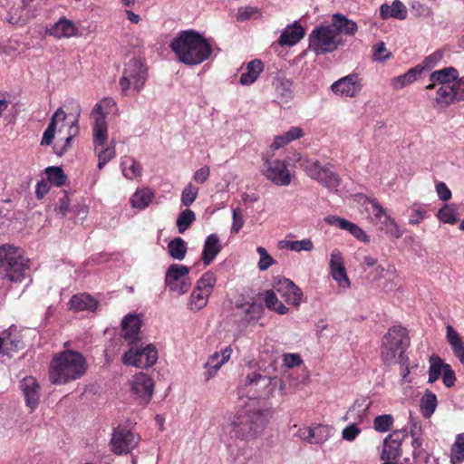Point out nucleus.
<instances>
[{
	"label": "nucleus",
	"instance_id": "nucleus-1",
	"mask_svg": "<svg viewBox=\"0 0 464 464\" xmlns=\"http://www.w3.org/2000/svg\"><path fill=\"white\" fill-rule=\"evenodd\" d=\"M275 378L258 372L246 376L243 389L248 400L222 424V431L231 444L237 445L238 441L247 443L263 433L272 411L264 401L256 399L268 397L275 390Z\"/></svg>",
	"mask_w": 464,
	"mask_h": 464
},
{
	"label": "nucleus",
	"instance_id": "nucleus-2",
	"mask_svg": "<svg viewBox=\"0 0 464 464\" xmlns=\"http://www.w3.org/2000/svg\"><path fill=\"white\" fill-rule=\"evenodd\" d=\"M116 109V102L111 98H103L96 103L92 110V144L94 153L98 158L99 169L116 157L115 141L108 144L109 130L106 121L107 116Z\"/></svg>",
	"mask_w": 464,
	"mask_h": 464
},
{
	"label": "nucleus",
	"instance_id": "nucleus-3",
	"mask_svg": "<svg viewBox=\"0 0 464 464\" xmlns=\"http://www.w3.org/2000/svg\"><path fill=\"white\" fill-rule=\"evenodd\" d=\"M169 46L179 61L188 65H198L208 60L212 53L208 40L193 30L179 33L171 40Z\"/></svg>",
	"mask_w": 464,
	"mask_h": 464
},
{
	"label": "nucleus",
	"instance_id": "nucleus-4",
	"mask_svg": "<svg viewBox=\"0 0 464 464\" xmlns=\"http://www.w3.org/2000/svg\"><path fill=\"white\" fill-rule=\"evenodd\" d=\"M87 371V362L82 353L67 350L56 354L50 362L49 380L62 385L81 378Z\"/></svg>",
	"mask_w": 464,
	"mask_h": 464
},
{
	"label": "nucleus",
	"instance_id": "nucleus-5",
	"mask_svg": "<svg viewBox=\"0 0 464 464\" xmlns=\"http://www.w3.org/2000/svg\"><path fill=\"white\" fill-rule=\"evenodd\" d=\"M79 115L80 111H78L72 121L70 122H65L67 115L62 108H59L52 116L50 123L44 132L41 144L50 145L54 139L55 133H57L59 136H61L60 140L64 141L61 146L59 145V141L56 142V153L60 155L63 154L70 147L71 140L79 133Z\"/></svg>",
	"mask_w": 464,
	"mask_h": 464
},
{
	"label": "nucleus",
	"instance_id": "nucleus-6",
	"mask_svg": "<svg viewBox=\"0 0 464 464\" xmlns=\"http://www.w3.org/2000/svg\"><path fill=\"white\" fill-rule=\"evenodd\" d=\"M0 270L12 282H21L29 276V260L11 245L0 246Z\"/></svg>",
	"mask_w": 464,
	"mask_h": 464
},
{
	"label": "nucleus",
	"instance_id": "nucleus-7",
	"mask_svg": "<svg viewBox=\"0 0 464 464\" xmlns=\"http://www.w3.org/2000/svg\"><path fill=\"white\" fill-rule=\"evenodd\" d=\"M409 345L407 330L401 326H393L382 339V359L385 364L391 365L404 359L403 353Z\"/></svg>",
	"mask_w": 464,
	"mask_h": 464
},
{
	"label": "nucleus",
	"instance_id": "nucleus-8",
	"mask_svg": "<svg viewBox=\"0 0 464 464\" xmlns=\"http://www.w3.org/2000/svg\"><path fill=\"white\" fill-rule=\"evenodd\" d=\"M148 80V70L140 59H130L124 67L119 84L121 93L134 96L141 92Z\"/></svg>",
	"mask_w": 464,
	"mask_h": 464
},
{
	"label": "nucleus",
	"instance_id": "nucleus-9",
	"mask_svg": "<svg viewBox=\"0 0 464 464\" xmlns=\"http://www.w3.org/2000/svg\"><path fill=\"white\" fill-rule=\"evenodd\" d=\"M296 162L313 179L329 189H336L340 185L339 177L327 166H323L317 160L309 159L295 152L288 158V162Z\"/></svg>",
	"mask_w": 464,
	"mask_h": 464
},
{
	"label": "nucleus",
	"instance_id": "nucleus-10",
	"mask_svg": "<svg viewBox=\"0 0 464 464\" xmlns=\"http://www.w3.org/2000/svg\"><path fill=\"white\" fill-rule=\"evenodd\" d=\"M130 345L122 356V362L128 366L136 368H149L154 365L158 360V351L153 344H147L137 342Z\"/></svg>",
	"mask_w": 464,
	"mask_h": 464
},
{
	"label": "nucleus",
	"instance_id": "nucleus-11",
	"mask_svg": "<svg viewBox=\"0 0 464 464\" xmlns=\"http://www.w3.org/2000/svg\"><path fill=\"white\" fill-rule=\"evenodd\" d=\"M340 44L341 38L331 25L318 26L309 35V46L317 55L334 52Z\"/></svg>",
	"mask_w": 464,
	"mask_h": 464
},
{
	"label": "nucleus",
	"instance_id": "nucleus-12",
	"mask_svg": "<svg viewBox=\"0 0 464 464\" xmlns=\"http://www.w3.org/2000/svg\"><path fill=\"white\" fill-rule=\"evenodd\" d=\"M217 283L216 275L210 271L205 273L196 284L188 302V309L198 312L203 309L209 299Z\"/></svg>",
	"mask_w": 464,
	"mask_h": 464
},
{
	"label": "nucleus",
	"instance_id": "nucleus-13",
	"mask_svg": "<svg viewBox=\"0 0 464 464\" xmlns=\"http://www.w3.org/2000/svg\"><path fill=\"white\" fill-rule=\"evenodd\" d=\"M140 438V435L124 426H118L111 434L110 447L116 455H127L135 450Z\"/></svg>",
	"mask_w": 464,
	"mask_h": 464
},
{
	"label": "nucleus",
	"instance_id": "nucleus-14",
	"mask_svg": "<svg viewBox=\"0 0 464 464\" xmlns=\"http://www.w3.org/2000/svg\"><path fill=\"white\" fill-rule=\"evenodd\" d=\"M189 267L180 264H172L169 266L165 275V284L170 292L179 295L187 293L190 287L188 278Z\"/></svg>",
	"mask_w": 464,
	"mask_h": 464
},
{
	"label": "nucleus",
	"instance_id": "nucleus-15",
	"mask_svg": "<svg viewBox=\"0 0 464 464\" xmlns=\"http://www.w3.org/2000/svg\"><path fill=\"white\" fill-rule=\"evenodd\" d=\"M263 173L268 180L276 186H288L292 180V174L287 169L285 160H266Z\"/></svg>",
	"mask_w": 464,
	"mask_h": 464
},
{
	"label": "nucleus",
	"instance_id": "nucleus-16",
	"mask_svg": "<svg viewBox=\"0 0 464 464\" xmlns=\"http://www.w3.org/2000/svg\"><path fill=\"white\" fill-rule=\"evenodd\" d=\"M130 392L142 403H148L153 394L154 382L148 374L139 372L129 381Z\"/></svg>",
	"mask_w": 464,
	"mask_h": 464
},
{
	"label": "nucleus",
	"instance_id": "nucleus-17",
	"mask_svg": "<svg viewBox=\"0 0 464 464\" xmlns=\"http://www.w3.org/2000/svg\"><path fill=\"white\" fill-rule=\"evenodd\" d=\"M329 271L340 288H350L351 282L344 266L343 255L338 248L333 249L330 254Z\"/></svg>",
	"mask_w": 464,
	"mask_h": 464
},
{
	"label": "nucleus",
	"instance_id": "nucleus-18",
	"mask_svg": "<svg viewBox=\"0 0 464 464\" xmlns=\"http://www.w3.org/2000/svg\"><path fill=\"white\" fill-rule=\"evenodd\" d=\"M331 89L342 97L354 98L362 89V79L356 73L349 74L334 82Z\"/></svg>",
	"mask_w": 464,
	"mask_h": 464
},
{
	"label": "nucleus",
	"instance_id": "nucleus-19",
	"mask_svg": "<svg viewBox=\"0 0 464 464\" xmlns=\"http://www.w3.org/2000/svg\"><path fill=\"white\" fill-rule=\"evenodd\" d=\"M274 289L289 304L298 306L302 302L303 293L301 289L288 278H279L274 285Z\"/></svg>",
	"mask_w": 464,
	"mask_h": 464
},
{
	"label": "nucleus",
	"instance_id": "nucleus-20",
	"mask_svg": "<svg viewBox=\"0 0 464 464\" xmlns=\"http://www.w3.org/2000/svg\"><path fill=\"white\" fill-rule=\"evenodd\" d=\"M141 325L142 317L140 314H129L122 318V337L129 344L141 341Z\"/></svg>",
	"mask_w": 464,
	"mask_h": 464
},
{
	"label": "nucleus",
	"instance_id": "nucleus-21",
	"mask_svg": "<svg viewBox=\"0 0 464 464\" xmlns=\"http://www.w3.org/2000/svg\"><path fill=\"white\" fill-rule=\"evenodd\" d=\"M435 96L432 98L435 103L440 107H447L455 101H464V97L460 92V84L457 82L451 85L437 86L435 89Z\"/></svg>",
	"mask_w": 464,
	"mask_h": 464
},
{
	"label": "nucleus",
	"instance_id": "nucleus-22",
	"mask_svg": "<svg viewBox=\"0 0 464 464\" xmlns=\"http://www.w3.org/2000/svg\"><path fill=\"white\" fill-rule=\"evenodd\" d=\"M19 388L24 397L26 406L34 411L40 400V385L33 376H26L20 381Z\"/></svg>",
	"mask_w": 464,
	"mask_h": 464
},
{
	"label": "nucleus",
	"instance_id": "nucleus-23",
	"mask_svg": "<svg viewBox=\"0 0 464 464\" xmlns=\"http://www.w3.org/2000/svg\"><path fill=\"white\" fill-rule=\"evenodd\" d=\"M232 353V349L227 346L223 349L221 353L216 352L208 358V361L204 364L205 372L203 373L206 382L211 380L219 369L228 362Z\"/></svg>",
	"mask_w": 464,
	"mask_h": 464
},
{
	"label": "nucleus",
	"instance_id": "nucleus-24",
	"mask_svg": "<svg viewBox=\"0 0 464 464\" xmlns=\"http://www.w3.org/2000/svg\"><path fill=\"white\" fill-rule=\"evenodd\" d=\"M403 438L404 432L401 430H396L385 438L382 452L383 460H395L401 456Z\"/></svg>",
	"mask_w": 464,
	"mask_h": 464
},
{
	"label": "nucleus",
	"instance_id": "nucleus-25",
	"mask_svg": "<svg viewBox=\"0 0 464 464\" xmlns=\"http://www.w3.org/2000/svg\"><path fill=\"white\" fill-rule=\"evenodd\" d=\"M324 221L330 226H334L343 230L348 231L352 236L362 242H370L369 236L355 223L337 216H327L324 218Z\"/></svg>",
	"mask_w": 464,
	"mask_h": 464
},
{
	"label": "nucleus",
	"instance_id": "nucleus-26",
	"mask_svg": "<svg viewBox=\"0 0 464 464\" xmlns=\"http://www.w3.org/2000/svg\"><path fill=\"white\" fill-rule=\"evenodd\" d=\"M458 79H459V72L452 66L437 70L430 73V83L427 85L426 89L430 92L437 86L451 85L453 82H457Z\"/></svg>",
	"mask_w": 464,
	"mask_h": 464
},
{
	"label": "nucleus",
	"instance_id": "nucleus-27",
	"mask_svg": "<svg viewBox=\"0 0 464 464\" xmlns=\"http://www.w3.org/2000/svg\"><path fill=\"white\" fill-rule=\"evenodd\" d=\"M371 405L372 401L369 398H358L348 409L345 415L343 416V419L345 420H350L361 424L368 418V411Z\"/></svg>",
	"mask_w": 464,
	"mask_h": 464
},
{
	"label": "nucleus",
	"instance_id": "nucleus-28",
	"mask_svg": "<svg viewBox=\"0 0 464 464\" xmlns=\"http://www.w3.org/2000/svg\"><path fill=\"white\" fill-rule=\"evenodd\" d=\"M46 34L56 39L71 38L77 35L78 28L72 21L61 17L57 22L46 28Z\"/></svg>",
	"mask_w": 464,
	"mask_h": 464
},
{
	"label": "nucleus",
	"instance_id": "nucleus-29",
	"mask_svg": "<svg viewBox=\"0 0 464 464\" xmlns=\"http://www.w3.org/2000/svg\"><path fill=\"white\" fill-rule=\"evenodd\" d=\"M222 250L219 237L217 234L208 235L204 242L201 258L205 266H209Z\"/></svg>",
	"mask_w": 464,
	"mask_h": 464
},
{
	"label": "nucleus",
	"instance_id": "nucleus-30",
	"mask_svg": "<svg viewBox=\"0 0 464 464\" xmlns=\"http://www.w3.org/2000/svg\"><path fill=\"white\" fill-rule=\"evenodd\" d=\"M304 36V29L297 22L287 25L282 32L278 44L281 46H293Z\"/></svg>",
	"mask_w": 464,
	"mask_h": 464
},
{
	"label": "nucleus",
	"instance_id": "nucleus-31",
	"mask_svg": "<svg viewBox=\"0 0 464 464\" xmlns=\"http://www.w3.org/2000/svg\"><path fill=\"white\" fill-rule=\"evenodd\" d=\"M408 10L406 5L400 0H394L391 5L382 4L380 6V17L382 20L394 18L397 20L406 19Z\"/></svg>",
	"mask_w": 464,
	"mask_h": 464
},
{
	"label": "nucleus",
	"instance_id": "nucleus-32",
	"mask_svg": "<svg viewBox=\"0 0 464 464\" xmlns=\"http://www.w3.org/2000/svg\"><path fill=\"white\" fill-rule=\"evenodd\" d=\"M273 86L279 103H287L294 98L293 82L289 79L276 77L273 82Z\"/></svg>",
	"mask_w": 464,
	"mask_h": 464
},
{
	"label": "nucleus",
	"instance_id": "nucleus-33",
	"mask_svg": "<svg viewBox=\"0 0 464 464\" xmlns=\"http://www.w3.org/2000/svg\"><path fill=\"white\" fill-rule=\"evenodd\" d=\"M446 339L453 354L464 364V341L451 325L446 326Z\"/></svg>",
	"mask_w": 464,
	"mask_h": 464
},
{
	"label": "nucleus",
	"instance_id": "nucleus-34",
	"mask_svg": "<svg viewBox=\"0 0 464 464\" xmlns=\"http://www.w3.org/2000/svg\"><path fill=\"white\" fill-rule=\"evenodd\" d=\"M331 26L334 28L338 34L354 35L358 30L357 24L354 21L348 19L341 14L333 15Z\"/></svg>",
	"mask_w": 464,
	"mask_h": 464
},
{
	"label": "nucleus",
	"instance_id": "nucleus-35",
	"mask_svg": "<svg viewBox=\"0 0 464 464\" xmlns=\"http://www.w3.org/2000/svg\"><path fill=\"white\" fill-rule=\"evenodd\" d=\"M304 130L300 127L293 126L285 133L276 136L270 145V149L276 150L286 146L288 143L296 140L304 136Z\"/></svg>",
	"mask_w": 464,
	"mask_h": 464
},
{
	"label": "nucleus",
	"instance_id": "nucleus-36",
	"mask_svg": "<svg viewBox=\"0 0 464 464\" xmlns=\"http://www.w3.org/2000/svg\"><path fill=\"white\" fill-rule=\"evenodd\" d=\"M155 198V192L149 188H138L130 198V205L133 208L142 210L150 206Z\"/></svg>",
	"mask_w": 464,
	"mask_h": 464
},
{
	"label": "nucleus",
	"instance_id": "nucleus-37",
	"mask_svg": "<svg viewBox=\"0 0 464 464\" xmlns=\"http://www.w3.org/2000/svg\"><path fill=\"white\" fill-rule=\"evenodd\" d=\"M97 305V301L87 294L75 295L69 302L70 309L74 312L94 311Z\"/></svg>",
	"mask_w": 464,
	"mask_h": 464
},
{
	"label": "nucleus",
	"instance_id": "nucleus-38",
	"mask_svg": "<svg viewBox=\"0 0 464 464\" xmlns=\"http://www.w3.org/2000/svg\"><path fill=\"white\" fill-rule=\"evenodd\" d=\"M421 65H417L409 69L405 73L392 79L391 84L396 90H401L405 86L417 81L418 77L422 73Z\"/></svg>",
	"mask_w": 464,
	"mask_h": 464
},
{
	"label": "nucleus",
	"instance_id": "nucleus-39",
	"mask_svg": "<svg viewBox=\"0 0 464 464\" xmlns=\"http://www.w3.org/2000/svg\"><path fill=\"white\" fill-rule=\"evenodd\" d=\"M263 70L264 66L260 60L256 59L249 62L246 64V72L240 76L239 82L242 85H251L257 80Z\"/></svg>",
	"mask_w": 464,
	"mask_h": 464
},
{
	"label": "nucleus",
	"instance_id": "nucleus-40",
	"mask_svg": "<svg viewBox=\"0 0 464 464\" xmlns=\"http://www.w3.org/2000/svg\"><path fill=\"white\" fill-rule=\"evenodd\" d=\"M122 175L128 179H133L141 175L142 168L140 164L131 157H124L121 161Z\"/></svg>",
	"mask_w": 464,
	"mask_h": 464
},
{
	"label": "nucleus",
	"instance_id": "nucleus-41",
	"mask_svg": "<svg viewBox=\"0 0 464 464\" xmlns=\"http://www.w3.org/2000/svg\"><path fill=\"white\" fill-rule=\"evenodd\" d=\"M280 249H287L293 252H311L314 250V246L310 238H304L302 240H281L278 243Z\"/></svg>",
	"mask_w": 464,
	"mask_h": 464
},
{
	"label": "nucleus",
	"instance_id": "nucleus-42",
	"mask_svg": "<svg viewBox=\"0 0 464 464\" xmlns=\"http://www.w3.org/2000/svg\"><path fill=\"white\" fill-rule=\"evenodd\" d=\"M263 300L266 308L271 311L276 312L278 314H286L288 313V308L278 300L274 290H266L263 294Z\"/></svg>",
	"mask_w": 464,
	"mask_h": 464
},
{
	"label": "nucleus",
	"instance_id": "nucleus-43",
	"mask_svg": "<svg viewBox=\"0 0 464 464\" xmlns=\"http://www.w3.org/2000/svg\"><path fill=\"white\" fill-rule=\"evenodd\" d=\"M420 406L423 417L430 419L435 412L438 406L437 396L433 392L426 391L420 399Z\"/></svg>",
	"mask_w": 464,
	"mask_h": 464
},
{
	"label": "nucleus",
	"instance_id": "nucleus-44",
	"mask_svg": "<svg viewBox=\"0 0 464 464\" xmlns=\"http://www.w3.org/2000/svg\"><path fill=\"white\" fill-rule=\"evenodd\" d=\"M430 367H429V377L428 382L430 383L435 382L442 375L445 366H448V363H445L442 359L433 354L430 357Z\"/></svg>",
	"mask_w": 464,
	"mask_h": 464
},
{
	"label": "nucleus",
	"instance_id": "nucleus-45",
	"mask_svg": "<svg viewBox=\"0 0 464 464\" xmlns=\"http://www.w3.org/2000/svg\"><path fill=\"white\" fill-rule=\"evenodd\" d=\"M187 250V244L181 237H176L168 244V253L175 260H183Z\"/></svg>",
	"mask_w": 464,
	"mask_h": 464
},
{
	"label": "nucleus",
	"instance_id": "nucleus-46",
	"mask_svg": "<svg viewBox=\"0 0 464 464\" xmlns=\"http://www.w3.org/2000/svg\"><path fill=\"white\" fill-rule=\"evenodd\" d=\"M464 461V432L456 436L450 449L451 464H460Z\"/></svg>",
	"mask_w": 464,
	"mask_h": 464
},
{
	"label": "nucleus",
	"instance_id": "nucleus-47",
	"mask_svg": "<svg viewBox=\"0 0 464 464\" xmlns=\"http://www.w3.org/2000/svg\"><path fill=\"white\" fill-rule=\"evenodd\" d=\"M380 223V229L383 230L386 235L395 238H400L402 237L403 230L401 228L395 219L389 214L385 216V218Z\"/></svg>",
	"mask_w": 464,
	"mask_h": 464
},
{
	"label": "nucleus",
	"instance_id": "nucleus-48",
	"mask_svg": "<svg viewBox=\"0 0 464 464\" xmlns=\"http://www.w3.org/2000/svg\"><path fill=\"white\" fill-rule=\"evenodd\" d=\"M195 220L196 215L191 209L186 208L181 211L176 221L179 233H184Z\"/></svg>",
	"mask_w": 464,
	"mask_h": 464
},
{
	"label": "nucleus",
	"instance_id": "nucleus-49",
	"mask_svg": "<svg viewBox=\"0 0 464 464\" xmlns=\"http://www.w3.org/2000/svg\"><path fill=\"white\" fill-rule=\"evenodd\" d=\"M392 56V52L386 48L384 42H378L372 47V60L373 62L384 63Z\"/></svg>",
	"mask_w": 464,
	"mask_h": 464
},
{
	"label": "nucleus",
	"instance_id": "nucleus-50",
	"mask_svg": "<svg viewBox=\"0 0 464 464\" xmlns=\"http://www.w3.org/2000/svg\"><path fill=\"white\" fill-rule=\"evenodd\" d=\"M198 188L191 182L188 183L181 192V203L185 207H189L193 204L198 195Z\"/></svg>",
	"mask_w": 464,
	"mask_h": 464
},
{
	"label": "nucleus",
	"instance_id": "nucleus-51",
	"mask_svg": "<svg viewBox=\"0 0 464 464\" xmlns=\"http://www.w3.org/2000/svg\"><path fill=\"white\" fill-rule=\"evenodd\" d=\"M393 421L391 414L379 415L373 420V429L378 432H387L392 427Z\"/></svg>",
	"mask_w": 464,
	"mask_h": 464
},
{
	"label": "nucleus",
	"instance_id": "nucleus-52",
	"mask_svg": "<svg viewBox=\"0 0 464 464\" xmlns=\"http://www.w3.org/2000/svg\"><path fill=\"white\" fill-rule=\"evenodd\" d=\"M45 173L51 183L60 187L65 183L66 176L63 169L58 167H49L46 169Z\"/></svg>",
	"mask_w": 464,
	"mask_h": 464
},
{
	"label": "nucleus",
	"instance_id": "nucleus-53",
	"mask_svg": "<svg viewBox=\"0 0 464 464\" xmlns=\"http://www.w3.org/2000/svg\"><path fill=\"white\" fill-rule=\"evenodd\" d=\"M364 203L369 205L366 207V210L379 222H381L385 218V216L388 215L386 210L375 199L366 198Z\"/></svg>",
	"mask_w": 464,
	"mask_h": 464
},
{
	"label": "nucleus",
	"instance_id": "nucleus-54",
	"mask_svg": "<svg viewBox=\"0 0 464 464\" xmlns=\"http://www.w3.org/2000/svg\"><path fill=\"white\" fill-rule=\"evenodd\" d=\"M437 218L446 224H455L457 222V213L455 209L445 204L437 213Z\"/></svg>",
	"mask_w": 464,
	"mask_h": 464
},
{
	"label": "nucleus",
	"instance_id": "nucleus-55",
	"mask_svg": "<svg viewBox=\"0 0 464 464\" xmlns=\"http://www.w3.org/2000/svg\"><path fill=\"white\" fill-rule=\"evenodd\" d=\"M256 252L258 253L260 258L257 263V267L260 271L267 270L271 266L276 264V260L272 256L269 255L267 250L263 246H257Z\"/></svg>",
	"mask_w": 464,
	"mask_h": 464
},
{
	"label": "nucleus",
	"instance_id": "nucleus-56",
	"mask_svg": "<svg viewBox=\"0 0 464 464\" xmlns=\"http://www.w3.org/2000/svg\"><path fill=\"white\" fill-rule=\"evenodd\" d=\"M315 428V444H323L334 432V429L329 425L314 424Z\"/></svg>",
	"mask_w": 464,
	"mask_h": 464
},
{
	"label": "nucleus",
	"instance_id": "nucleus-57",
	"mask_svg": "<svg viewBox=\"0 0 464 464\" xmlns=\"http://www.w3.org/2000/svg\"><path fill=\"white\" fill-rule=\"evenodd\" d=\"M359 424L360 423H355V422L352 421L351 424L346 426L342 430L343 440H344L346 441H350V442L353 441L362 431V430L358 427Z\"/></svg>",
	"mask_w": 464,
	"mask_h": 464
},
{
	"label": "nucleus",
	"instance_id": "nucleus-58",
	"mask_svg": "<svg viewBox=\"0 0 464 464\" xmlns=\"http://www.w3.org/2000/svg\"><path fill=\"white\" fill-rule=\"evenodd\" d=\"M444 52L442 50H437L429 56H427L423 61V66H421L424 69H431L436 64H438L443 58Z\"/></svg>",
	"mask_w": 464,
	"mask_h": 464
},
{
	"label": "nucleus",
	"instance_id": "nucleus-59",
	"mask_svg": "<svg viewBox=\"0 0 464 464\" xmlns=\"http://www.w3.org/2000/svg\"><path fill=\"white\" fill-rule=\"evenodd\" d=\"M411 7L418 16L430 17L433 14V11L430 6L419 1H413L411 5Z\"/></svg>",
	"mask_w": 464,
	"mask_h": 464
},
{
	"label": "nucleus",
	"instance_id": "nucleus-60",
	"mask_svg": "<svg viewBox=\"0 0 464 464\" xmlns=\"http://www.w3.org/2000/svg\"><path fill=\"white\" fill-rule=\"evenodd\" d=\"M411 433L412 437L411 445L413 448V456L415 458L420 457L424 452V450L422 448L423 440L415 430H411Z\"/></svg>",
	"mask_w": 464,
	"mask_h": 464
},
{
	"label": "nucleus",
	"instance_id": "nucleus-61",
	"mask_svg": "<svg viewBox=\"0 0 464 464\" xmlns=\"http://www.w3.org/2000/svg\"><path fill=\"white\" fill-rule=\"evenodd\" d=\"M283 365L286 368H294L302 364L303 361L298 353L283 354Z\"/></svg>",
	"mask_w": 464,
	"mask_h": 464
},
{
	"label": "nucleus",
	"instance_id": "nucleus-62",
	"mask_svg": "<svg viewBox=\"0 0 464 464\" xmlns=\"http://www.w3.org/2000/svg\"><path fill=\"white\" fill-rule=\"evenodd\" d=\"M210 176V168L207 165L197 169L193 174V180L198 184H204Z\"/></svg>",
	"mask_w": 464,
	"mask_h": 464
},
{
	"label": "nucleus",
	"instance_id": "nucleus-63",
	"mask_svg": "<svg viewBox=\"0 0 464 464\" xmlns=\"http://www.w3.org/2000/svg\"><path fill=\"white\" fill-rule=\"evenodd\" d=\"M443 383L446 387L450 388L455 384L456 375L450 365L445 366V370L441 375Z\"/></svg>",
	"mask_w": 464,
	"mask_h": 464
},
{
	"label": "nucleus",
	"instance_id": "nucleus-64",
	"mask_svg": "<svg viewBox=\"0 0 464 464\" xmlns=\"http://www.w3.org/2000/svg\"><path fill=\"white\" fill-rule=\"evenodd\" d=\"M232 226H231V232L232 233H237L241 227H243V216L240 211V209L236 208L233 210V216H232Z\"/></svg>",
	"mask_w": 464,
	"mask_h": 464
}]
</instances>
